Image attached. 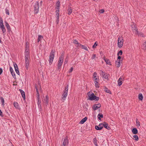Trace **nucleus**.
<instances>
[{
  "label": "nucleus",
  "instance_id": "f257e3e1",
  "mask_svg": "<svg viewBox=\"0 0 146 146\" xmlns=\"http://www.w3.org/2000/svg\"><path fill=\"white\" fill-rule=\"evenodd\" d=\"M56 6H57V10L56 11V22L57 24H58L59 22V15L60 7V2L59 1H58L56 3Z\"/></svg>",
  "mask_w": 146,
  "mask_h": 146
},
{
  "label": "nucleus",
  "instance_id": "f03ea898",
  "mask_svg": "<svg viewBox=\"0 0 146 146\" xmlns=\"http://www.w3.org/2000/svg\"><path fill=\"white\" fill-rule=\"evenodd\" d=\"M68 85H67L64 88L63 91V93L62 96V100L64 102L66 99L68 94Z\"/></svg>",
  "mask_w": 146,
  "mask_h": 146
},
{
  "label": "nucleus",
  "instance_id": "7ed1b4c3",
  "mask_svg": "<svg viewBox=\"0 0 146 146\" xmlns=\"http://www.w3.org/2000/svg\"><path fill=\"white\" fill-rule=\"evenodd\" d=\"M88 99L90 100L98 101L99 99V97L94 95L93 93L91 94L90 92H89L88 93Z\"/></svg>",
  "mask_w": 146,
  "mask_h": 146
},
{
  "label": "nucleus",
  "instance_id": "20e7f679",
  "mask_svg": "<svg viewBox=\"0 0 146 146\" xmlns=\"http://www.w3.org/2000/svg\"><path fill=\"white\" fill-rule=\"evenodd\" d=\"M64 56V55L62 53L59 57L57 65L58 70H60L61 68V66L62 64V62L63 61Z\"/></svg>",
  "mask_w": 146,
  "mask_h": 146
},
{
  "label": "nucleus",
  "instance_id": "39448f33",
  "mask_svg": "<svg viewBox=\"0 0 146 146\" xmlns=\"http://www.w3.org/2000/svg\"><path fill=\"white\" fill-rule=\"evenodd\" d=\"M117 46L119 48H121L123 44V39L122 36H119L118 40Z\"/></svg>",
  "mask_w": 146,
  "mask_h": 146
},
{
  "label": "nucleus",
  "instance_id": "423d86ee",
  "mask_svg": "<svg viewBox=\"0 0 146 146\" xmlns=\"http://www.w3.org/2000/svg\"><path fill=\"white\" fill-rule=\"evenodd\" d=\"M99 73L101 76L104 79L108 80L109 76V75L106 73L104 72L102 70H100Z\"/></svg>",
  "mask_w": 146,
  "mask_h": 146
},
{
  "label": "nucleus",
  "instance_id": "0eeeda50",
  "mask_svg": "<svg viewBox=\"0 0 146 146\" xmlns=\"http://www.w3.org/2000/svg\"><path fill=\"white\" fill-rule=\"evenodd\" d=\"M39 3L38 1H37L35 3V4L34 5V11L35 14H37L38 12L39 9Z\"/></svg>",
  "mask_w": 146,
  "mask_h": 146
},
{
  "label": "nucleus",
  "instance_id": "6e6552de",
  "mask_svg": "<svg viewBox=\"0 0 146 146\" xmlns=\"http://www.w3.org/2000/svg\"><path fill=\"white\" fill-rule=\"evenodd\" d=\"M54 52H53L52 50L49 56V64H51L52 63V61L54 58Z\"/></svg>",
  "mask_w": 146,
  "mask_h": 146
},
{
  "label": "nucleus",
  "instance_id": "1a4fd4ad",
  "mask_svg": "<svg viewBox=\"0 0 146 146\" xmlns=\"http://www.w3.org/2000/svg\"><path fill=\"white\" fill-rule=\"evenodd\" d=\"M131 29L133 31V32H135V34L136 33H138V30L137 27L135 25L134 23H133L131 25Z\"/></svg>",
  "mask_w": 146,
  "mask_h": 146
},
{
  "label": "nucleus",
  "instance_id": "9d476101",
  "mask_svg": "<svg viewBox=\"0 0 146 146\" xmlns=\"http://www.w3.org/2000/svg\"><path fill=\"white\" fill-rule=\"evenodd\" d=\"M124 80V78L122 76H121L117 81L118 85L119 86H120L122 84V81Z\"/></svg>",
  "mask_w": 146,
  "mask_h": 146
},
{
  "label": "nucleus",
  "instance_id": "9b49d317",
  "mask_svg": "<svg viewBox=\"0 0 146 146\" xmlns=\"http://www.w3.org/2000/svg\"><path fill=\"white\" fill-rule=\"evenodd\" d=\"M95 128L97 130H101L103 128V123H100L98 126L96 125L95 126Z\"/></svg>",
  "mask_w": 146,
  "mask_h": 146
},
{
  "label": "nucleus",
  "instance_id": "f8f14e48",
  "mask_svg": "<svg viewBox=\"0 0 146 146\" xmlns=\"http://www.w3.org/2000/svg\"><path fill=\"white\" fill-rule=\"evenodd\" d=\"M5 26L6 27L7 30H8V31L9 33L10 31H11V29L10 27V26L9 25L7 21H5Z\"/></svg>",
  "mask_w": 146,
  "mask_h": 146
},
{
  "label": "nucleus",
  "instance_id": "ddd939ff",
  "mask_svg": "<svg viewBox=\"0 0 146 146\" xmlns=\"http://www.w3.org/2000/svg\"><path fill=\"white\" fill-rule=\"evenodd\" d=\"M48 96L46 95L45 97V99L43 101V102L46 106L48 104Z\"/></svg>",
  "mask_w": 146,
  "mask_h": 146
},
{
  "label": "nucleus",
  "instance_id": "4468645a",
  "mask_svg": "<svg viewBox=\"0 0 146 146\" xmlns=\"http://www.w3.org/2000/svg\"><path fill=\"white\" fill-rule=\"evenodd\" d=\"M62 146H66V145L68 144V140L67 139H65L64 140H62Z\"/></svg>",
  "mask_w": 146,
  "mask_h": 146
},
{
  "label": "nucleus",
  "instance_id": "2eb2a0df",
  "mask_svg": "<svg viewBox=\"0 0 146 146\" xmlns=\"http://www.w3.org/2000/svg\"><path fill=\"white\" fill-rule=\"evenodd\" d=\"M102 123L103 127H104L105 128L108 130H109L110 129V128L108 126V124L106 122H104Z\"/></svg>",
  "mask_w": 146,
  "mask_h": 146
},
{
  "label": "nucleus",
  "instance_id": "dca6fc26",
  "mask_svg": "<svg viewBox=\"0 0 146 146\" xmlns=\"http://www.w3.org/2000/svg\"><path fill=\"white\" fill-rule=\"evenodd\" d=\"M19 91L21 94L22 97L23 98V99L25 100V92L21 89H20Z\"/></svg>",
  "mask_w": 146,
  "mask_h": 146
},
{
  "label": "nucleus",
  "instance_id": "f3484780",
  "mask_svg": "<svg viewBox=\"0 0 146 146\" xmlns=\"http://www.w3.org/2000/svg\"><path fill=\"white\" fill-rule=\"evenodd\" d=\"M25 57L30 58L29 50H25Z\"/></svg>",
  "mask_w": 146,
  "mask_h": 146
},
{
  "label": "nucleus",
  "instance_id": "a211bd4d",
  "mask_svg": "<svg viewBox=\"0 0 146 146\" xmlns=\"http://www.w3.org/2000/svg\"><path fill=\"white\" fill-rule=\"evenodd\" d=\"M121 63L120 60H117L115 62V65L117 67H119L120 66V65Z\"/></svg>",
  "mask_w": 146,
  "mask_h": 146
},
{
  "label": "nucleus",
  "instance_id": "6ab92c4d",
  "mask_svg": "<svg viewBox=\"0 0 146 146\" xmlns=\"http://www.w3.org/2000/svg\"><path fill=\"white\" fill-rule=\"evenodd\" d=\"M103 59L106 62V64H108L109 65H111V62L109 60L106 58L105 57H103Z\"/></svg>",
  "mask_w": 146,
  "mask_h": 146
},
{
  "label": "nucleus",
  "instance_id": "aec40b11",
  "mask_svg": "<svg viewBox=\"0 0 146 146\" xmlns=\"http://www.w3.org/2000/svg\"><path fill=\"white\" fill-rule=\"evenodd\" d=\"M13 105L17 109H20V107L19 106V105L17 103V102H15L13 103Z\"/></svg>",
  "mask_w": 146,
  "mask_h": 146
},
{
  "label": "nucleus",
  "instance_id": "412c9836",
  "mask_svg": "<svg viewBox=\"0 0 146 146\" xmlns=\"http://www.w3.org/2000/svg\"><path fill=\"white\" fill-rule=\"evenodd\" d=\"M135 34H137L139 36H140L142 37H145V36L143 33L141 32H139L138 31V33H136Z\"/></svg>",
  "mask_w": 146,
  "mask_h": 146
},
{
  "label": "nucleus",
  "instance_id": "4be33fe9",
  "mask_svg": "<svg viewBox=\"0 0 146 146\" xmlns=\"http://www.w3.org/2000/svg\"><path fill=\"white\" fill-rule=\"evenodd\" d=\"M138 98L141 101H142L143 97L141 93H139L138 96Z\"/></svg>",
  "mask_w": 146,
  "mask_h": 146
},
{
  "label": "nucleus",
  "instance_id": "5701e85b",
  "mask_svg": "<svg viewBox=\"0 0 146 146\" xmlns=\"http://www.w3.org/2000/svg\"><path fill=\"white\" fill-rule=\"evenodd\" d=\"M0 28L2 29L3 32V33H5L6 31V29L5 28V27L4 25H2L0 26Z\"/></svg>",
  "mask_w": 146,
  "mask_h": 146
},
{
  "label": "nucleus",
  "instance_id": "b1692460",
  "mask_svg": "<svg viewBox=\"0 0 146 146\" xmlns=\"http://www.w3.org/2000/svg\"><path fill=\"white\" fill-rule=\"evenodd\" d=\"M68 15H70L71 14L72 12V8L71 7H69L68 9Z\"/></svg>",
  "mask_w": 146,
  "mask_h": 146
},
{
  "label": "nucleus",
  "instance_id": "393cba45",
  "mask_svg": "<svg viewBox=\"0 0 146 146\" xmlns=\"http://www.w3.org/2000/svg\"><path fill=\"white\" fill-rule=\"evenodd\" d=\"M87 117H85L84 118L82 119L80 122V123L81 124H83L87 120Z\"/></svg>",
  "mask_w": 146,
  "mask_h": 146
},
{
  "label": "nucleus",
  "instance_id": "a878e982",
  "mask_svg": "<svg viewBox=\"0 0 146 146\" xmlns=\"http://www.w3.org/2000/svg\"><path fill=\"white\" fill-rule=\"evenodd\" d=\"M97 139L96 137H95L94 139H93V142L95 145L96 146H98V144L97 143Z\"/></svg>",
  "mask_w": 146,
  "mask_h": 146
},
{
  "label": "nucleus",
  "instance_id": "bb28decb",
  "mask_svg": "<svg viewBox=\"0 0 146 146\" xmlns=\"http://www.w3.org/2000/svg\"><path fill=\"white\" fill-rule=\"evenodd\" d=\"M132 132L134 134H136L138 133V131L136 128H134L132 130Z\"/></svg>",
  "mask_w": 146,
  "mask_h": 146
},
{
  "label": "nucleus",
  "instance_id": "cd10ccee",
  "mask_svg": "<svg viewBox=\"0 0 146 146\" xmlns=\"http://www.w3.org/2000/svg\"><path fill=\"white\" fill-rule=\"evenodd\" d=\"M43 36L41 35H38V38L37 39V42H38L40 41L43 38Z\"/></svg>",
  "mask_w": 146,
  "mask_h": 146
},
{
  "label": "nucleus",
  "instance_id": "c85d7f7f",
  "mask_svg": "<svg viewBox=\"0 0 146 146\" xmlns=\"http://www.w3.org/2000/svg\"><path fill=\"white\" fill-rule=\"evenodd\" d=\"M94 82L96 87L97 88H99V84L98 83V82H96V81H94Z\"/></svg>",
  "mask_w": 146,
  "mask_h": 146
},
{
  "label": "nucleus",
  "instance_id": "c756f323",
  "mask_svg": "<svg viewBox=\"0 0 146 146\" xmlns=\"http://www.w3.org/2000/svg\"><path fill=\"white\" fill-rule=\"evenodd\" d=\"M0 99L1 100V105L2 106H4V100L3 98V97H0Z\"/></svg>",
  "mask_w": 146,
  "mask_h": 146
},
{
  "label": "nucleus",
  "instance_id": "7c9ffc66",
  "mask_svg": "<svg viewBox=\"0 0 146 146\" xmlns=\"http://www.w3.org/2000/svg\"><path fill=\"white\" fill-rule=\"evenodd\" d=\"M104 90L105 91V92H107L108 93H109V94H111V91L106 88H105Z\"/></svg>",
  "mask_w": 146,
  "mask_h": 146
},
{
  "label": "nucleus",
  "instance_id": "2f4dec72",
  "mask_svg": "<svg viewBox=\"0 0 146 146\" xmlns=\"http://www.w3.org/2000/svg\"><path fill=\"white\" fill-rule=\"evenodd\" d=\"M13 65L15 68V70H19L18 67L16 63L13 62Z\"/></svg>",
  "mask_w": 146,
  "mask_h": 146
},
{
  "label": "nucleus",
  "instance_id": "473e14b6",
  "mask_svg": "<svg viewBox=\"0 0 146 146\" xmlns=\"http://www.w3.org/2000/svg\"><path fill=\"white\" fill-rule=\"evenodd\" d=\"M29 43L27 42L26 43V46L25 48V50H29Z\"/></svg>",
  "mask_w": 146,
  "mask_h": 146
},
{
  "label": "nucleus",
  "instance_id": "72a5a7b5",
  "mask_svg": "<svg viewBox=\"0 0 146 146\" xmlns=\"http://www.w3.org/2000/svg\"><path fill=\"white\" fill-rule=\"evenodd\" d=\"M133 139L136 141H138L139 139L138 136L137 135H134L133 136Z\"/></svg>",
  "mask_w": 146,
  "mask_h": 146
},
{
  "label": "nucleus",
  "instance_id": "f704fd0d",
  "mask_svg": "<svg viewBox=\"0 0 146 146\" xmlns=\"http://www.w3.org/2000/svg\"><path fill=\"white\" fill-rule=\"evenodd\" d=\"M5 13L8 15H9V11L8 8H6L5 9Z\"/></svg>",
  "mask_w": 146,
  "mask_h": 146
},
{
  "label": "nucleus",
  "instance_id": "c9c22d12",
  "mask_svg": "<svg viewBox=\"0 0 146 146\" xmlns=\"http://www.w3.org/2000/svg\"><path fill=\"white\" fill-rule=\"evenodd\" d=\"M142 48L143 49L145 50L146 49V41L143 44Z\"/></svg>",
  "mask_w": 146,
  "mask_h": 146
},
{
  "label": "nucleus",
  "instance_id": "e433bc0d",
  "mask_svg": "<svg viewBox=\"0 0 146 146\" xmlns=\"http://www.w3.org/2000/svg\"><path fill=\"white\" fill-rule=\"evenodd\" d=\"M13 77V78L15 79H16V75H15V72H14V71H13V72H11Z\"/></svg>",
  "mask_w": 146,
  "mask_h": 146
},
{
  "label": "nucleus",
  "instance_id": "4c0bfd02",
  "mask_svg": "<svg viewBox=\"0 0 146 146\" xmlns=\"http://www.w3.org/2000/svg\"><path fill=\"white\" fill-rule=\"evenodd\" d=\"M93 109V110H95L98 109L99 108L98 107H97L96 106L95 104L92 107Z\"/></svg>",
  "mask_w": 146,
  "mask_h": 146
},
{
  "label": "nucleus",
  "instance_id": "58836bf2",
  "mask_svg": "<svg viewBox=\"0 0 146 146\" xmlns=\"http://www.w3.org/2000/svg\"><path fill=\"white\" fill-rule=\"evenodd\" d=\"M30 58L25 57V63H29Z\"/></svg>",
  "mask_w": 146,
  "mask_h": 146
},
{
  "label": "nucleus",
  "instance_id": "ea45409f",
  "mask_svg": "<svg viewBox=\"0 0 146 146\" xmlns=\"http://www.w3.org/2000/svg\"><path fill=\"white\" fill-rule=\"evenodd\" d=\"M97 74L96 72H94L93 74V78H95L97 77Z\"/></svg>",
  "mask_w": 146,
  "mask_h": 146
},
{
  "label": "nucleus",
  "instance_id": "a19ab883",
  "mask_svg": "<svg viewBox=\"0 0 146 146\" xmlns=\"http://www.w3.org/2000/svg\"><path fill=\"white\" fill-rule=\"evenodd\" d=\"M29 63H25V68L27 70H28L29 66Z\"/></svg>",
  "mask_w": 146,
  "mask_h": 146
},
{
  "label": "nucleus",
  "instance_id": "79ce46f5",
  "mask_svg": "<svg viewBox=\"0 0 146 146\" xmlns=\"http://www.w3.org/2000/svg\"><path fill=\"white\" fill-rule=\"evenodd\" d=\"M136 123L137 126H138V127L140 125V123L138 121V119H136Z\"/></svg>",
  "mask_w": 146,
  "mask_h": 146
},
{
  "label": "nucleus",
  "instance_id": "37998d69",
  "mask_svg": "<svg viewBox=\"0 0 146 146\" xmlns=\"http://www.w3.org/2000/svg\"><path fill=\"white\" fill-rule=\"evenodd\" d=\"M3 25V20L1 17L0 18V26L2 25Z\"/></svg>",
  "mask_w": 146,
  "mask_h": 146
},
{
  "label": "nucleus",
  "instance_id": "c03bdc74",
  "mask_svg": "<svg viewBox=\"0 0 146 146\" xmlns=\"http://www.w3.org/2000/svg\"><path fill=\"white\" fill-rule=\"evenodd\" d=\"M94 80V81H96V82H99V77L98 76L96 78H93Z\"/></svg>",
  "mask_w": 146,
  "mask_h": 146
},
{
  "label": "nucleus",
  "instance_id": "a18cd8bd",
  "mask_svg": "<svg viewBox=\"0 0 146 146\" xmlns=\"http://www.w3.org/2000/svg\"><path fill=\"white\" fill-rule=\"evenodd\" d=\"M82 49H84L86 50H88V49L87 48V47L85 46L82 45Z\"/></svg>",
  "mask_w": 146,
  "mask_h": 146
},
{
  "label": "nucleus",
  "instance_id": "49530a36",
  "mask_svg": "<svg viewBox=\"0 0 146 146\" xmlns=\"http://www.w3.org/2000/svg\"><path fill=\"white\" fill-rule=\"evenodd\" d=\"M122 54V51L121 50H120L119 52L117 53V55L118 56L119 55H121Z\"/></svg>",
  "mask_w": 146,
  "mask_h": 146
},
{
  "label": "nucleus",
  "instance_id": "de8ad7c7",
  "mask_svg": "<svg viewBox=\"0 0 146 146\" xmlns=\"http://www.w3.org/2000/svg\"><path fill=\"white\" fill-rule=\"evenodd\" d=\"M36 92V94L37 95V99H39V98H40V95H39V92H38V91Z\"/></svg>",
  "mask_w": 146,
  "mask_h": 146
},
{
  "label": "nucleus",
  "instance_id": "09e8293b",
  "mask_svg": "<svg viewBox=\"0 0 146 146\" xmlns=\"http://www.w3.org/2000/svg\"><path fill=\"white\" fill-rule=\"evenodd\" d=\"M36 92V94L37 95V99H39V98H40V95H39V92H38V91Z\"/></svg>",
  "mask_w": 146,
  "mask_h": 146
},
{
  "label": "nucleus",
  "instance_id": "8fccbe9b",
  "mask_svg": "<svg viewBox=\"0 0 146 146\" xmlns=\"http://www.w3.org/2000/svg\"><path fill=\"white\" fill-rule=\"evenodd\" d=\"M36 92V94L37 95V99H39V98H40V95H39V92H38V91Z\"/></svg>",
  "mask_w": 146,
  "mask_h": 146
},
{
  "label": "nucleus",
  "instance_id": "3c124183",
  "mask_svg": "<svg viewBox=\"0 0 146 146\" xmlns=\"http://www.w3.org/2000/svg\"><path fill=\"white\" fill-rule=\"evenodd\" d=\"M37 104H38V105H39V104H41V101L40 100V98H39V99H37Z\"/></svg>",
  "mask_w": 146,
  "mask_h": 146
},
{
  "label": "nucleus",
  "instance_id": "603ef678",
  "mask_svg": "<svg viewBox=\"0 0 146 146\" xmlns=\"http://www.w3.org/2000/svg\"><path fill=\"white\" fill-rule=\"evenodd\" d=\"M96 54H94L91 57L92 59L93 60L96 57Z\"/></svg>",
  "mask_w": 146,
  "mask_h": 146
},
{
  "label": "nucleus",
  "instance_id": "864d4df0",
  "mask_svg": "<svg viewBox=\"0 0 146 146\" xmlns=\"http://www.w3.org/2000/svg\"><path fill=\"white\" fill-rule=\"evenodd\" d=\"M0 116L1 117H3L4 115L3 113V112L0 109Z\"/></svg>",
  "mask_w": 146,
  "mask_h": 146
},
{
  "label": "nucleus",
  "instance_id": "5fc2aeb1",
  "mask_svg": "<svg viewBox=\"0 0 146 146\" xmlns=\"http://www.w3.org/2000/svg\"><path fill=\"white\" fill-rule=\"evenodd\" d=\"M97 45V44L95 42V43L92 46L93 48H95L96 47Z\"/></svg>",
  "mask_w": 146,
  "mask_h": 146
},
{
  "label": "nucleus",
  "instance_id": "6e6d98bb",
  "mask_svg": "<svg viewBox=\"0 0 146 146\" xmlns=\"http://www.w3.org/2000/svg\"><path fill=\"white\" fill-rule=\"evenodd\" d=\"M38 108L39 109V110L40 111L41 110H42V107L41 104L38 105Z\"/></svg>",
  "mask_w": 146,
  "mask_h": 146
},
{
  "label": "nucleus",
  "instance_id": "4d7b16f0",
  "mask_svg": "<svg viewBox=\"0 0 146 146\" xmlns=\"http://www.w3.org/2000/svg\"><path fill=\"white\" fill-rule=\"evenodd\" d=\"M73 42L74 44H77L78 42L76 40H74Z\"/></svg>",
  "mask_w": 146,
  "mask_h": 146
},
{
  "label": "nucleus",
  "instance_id": "13d9d810",
  "mask_svg": "<svg viewBox=\"0 0 146 146\" xmlns=\"http://www.w3.org/2000/svg\"><path fill=\"white\" fill-rule=\"evenodd\" d=\"M95 105L97 107H98L99 108H100L101 106V104L100 103L97 104H95Z\"/></svg>",
  "mask_w": 146,
  "mask_h": 146
},
{
  "label": "nucleus",
  "instance_id": "bf43d9fd",
  "mask_svg": "<svg viewBox=\"0 0 146 146\" xmlns=\"http://www.w3.org/2000/svg\"><path fill=\"white\" fill-rule=\"evenodd\" d=\"M73 70V68L72 67L70 69L69 71V72L71 73V72Z\"/></svg>",
  "mask_w": 146,
  "mask_h": 146
},
{
  "label": "nucleus",
  "instance_id": "052dcab7",
  "mask_svg": "<svg viewBox=\"0 0 146 146\" xmlns=\"http://www.w3.org/2000/svg\"><path fill=\"white\" fill-rule=\"evenodd\" d=\"M15 71L16 73L18 75H19V70H15Z\"/></svg>",
  "mask_w": 146,
  "mask_h": 146
},
{
  "label": "nucleus",
  "instance_id": "680f3d73",
  "mask_svg": "<svg viewBox=\"0 0 146 146\" xmlns=\"http://www.w3.org/2000/svg\"><path fill=\"white\" fill-rule=\"evenodd\" d=\"M99 116L100 117L103 118V116L102 114H99L98 115V116Z\"/></svg>",
  "mask_w": 146,
  "mask_h": 146
},
{
  "label": "nucleus",
  "instance_id": "e2e57ef3",
  "mask_svg": "<svg viewBox=\"0 0 146 146\" xmlns=\"http://www.w3.org/2000/svg\"><path fill=\"white\" fill-rule=\"evenodd\" d=\"M10 71L11 72H13V68H12V67H11V66L10 67Z\"/></svg>",
  "mask_w": 146,
  "mask_h": 146
},
{
  "label": "nucleus",
  "instance_id": "0e129e2a",
  "mask_svg": "<svg viewBox=\"0 0 146 146\" xmlns=\"http://www.w3.org/2000/svg\"><path fill=\"white\" fill-rule=\"evenodd\" d=\"M104 12V11L103 9H102L100 11V13H103Z\"/></svg>",
  "mask_w": 146,
  "mask_h": 146
},
{
  "label": "nucleus",
  "instance_id": "69168bd1",
  "mask_svg": "<svg viewBox=\"0 0 146 146\" xmlns=\"http://www.w3.org/2000/svg\"><path fill=\"white\" fill-rule=\"evenodd\" d=\"M3 69L2 68H0V75H1L3 72Z\"/></svg>",
  "mask_w": 146,
  "mask_h": 146
},
{
  "label": "nucleus",
  "instance_id": "338daca9",
  "mask_svg": "<svg viewBox=\"0 0 146 146\" xmlns=\"http://www.w3.org/2000/svg\"><path fill=\"white\" fill-rule=\"evenodd\" d=\"M77 45L76 46L77 47H79L80 46H82V45L81 44H80L79 43H78V44H77Z\"/></svg>",
  "mask_w": 146,
  "mask_h": 146
},
{
  "label": "nucleus",
  "instance_id": "774afa93",
  "mask_svg": "<svg viewBox=\"0 0 146 146\" xmlns=\"http://www.w3.org/2000/svg\"><path fill=\"white\" fill-rule=\"evenodd\" d=\"M121 58V57L120 56H119L118 57L117 59V60H120Z\"/></svg>",
  "mask_w": 146,
  "mask_h": 146
}]
</instances>
